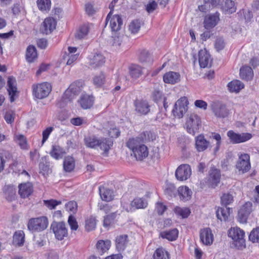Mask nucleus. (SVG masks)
<instances>
[{"label":"nucleus","mask_w":259,"mask_h":259,"mask_svg":"<svg viewBox=\"0 0 259 259\" xmlns=\"http://www.w3.org/2000/svg\"><path fill=\"white\" fill-rule=\"evenodd\" d=\"M85 145L90 148L97 149L99 147L104 153L107 154L113 145V142L108 138H98L94 135L85 137L84 138Z\"/></svg>","instance_id":"nucleus-1"},{"label":"nucleus","mask_w":259,"mask_h":259,"mask_svg":"<svg viewBox=\"0 0 259 259\" xmlns=\"http://www.w3.org/2000/svg\"><path fill=\"white\" fill-rule=\"evenodd\" d=\"M143 141L140 137L129 139L126 143V146L133 152L136 158L141 160L148 155L147 147L143 144Z\"/></svg>","instance_id":"nucleus-2"},{"label":"nucleus","mask_w":259,"mask_h":259,"mask_svg":"<svg viewBox=\"0 0 259 259\" xmlns=\"http://www.w3.org/2000/svg\"><path fill=\"white\" fill-rule=\"evenodd\" d=\"M228 236L234 241L233 244L238 249H242L245 247L244 239L245 232L239 228H231L228 232Z\"/></svg>","instance_id":"nucleus-3"},{"label":"nucleus","mask_w":259,"mask_h":259,"mask_svg":"<svg viewBox=\"0 0 259 259\" xmlns=\"http://www.w3.org/2000/svg\"><path fill=\"white\" fill-rule=\"evenodd\" d=\"M48 220L46 217H40L30 219L28 222L27 227L32 232H40L48 227Z\"/></svg>","instance_id":"nucleus-4"},{"label":"nucleus","mask_w":259,"mask_h":259,"mask_svg":"<svg viewBox=\"0 0 259 259\" xmlns=\"http://www.w3.org/2000/svg\"><path fill=\"white\" fill-rule=\"evenodd\" d=\"M33 96L39 99L47 97L52 91V85L48 82L34 84L32 86Z\"/></svg>","instance_id":"nucleus-5"},{"label":"nucleus","mask_w":259,"mask_h":259,"mask_svg":"<svg viewBox=\"0 0 259 259\" xmlns=\"http://www.w3.org/2000/svg\"><path fill=\"white\" fill-rule=\"evenodd\" d=\"M83 85L82 80H77L71 83L68 89L65 91L63 99L66 102L67 100L71 101L74 96L78 95L81 91Z\"/></svg>","instance_id":"nucleus-6"},{"label":"nucleus","mask_w":259,"mask_h":259,"mask_svg":"<svg viewBox=\"0 0 259 259\" xmlns=\"http://www.w3.org/2000/svg\"><path fill=\"white\" fill-rule=\"evenodd\" d=\"M189 102L185 97L179 99L175 103L172 112L175 117L181 118L188 110Z\"/></svg>","instance_id":"nucleus-7"},{"label":"nucleus","mask_w":259,"mask_h":259,"mask_svg":"<svg viewBox=\"0 0 259 259\" xmlns=\"http://www.w3.org/2000/svg\"><path fill=\"white\" fill-rule=\"evenodd\" d=\"M200 118L196 114H191L186 122V127L188 133L194 135L198 132L201 126Z\"/></svg>","instance_id":"nucleus-8"},{"label":"nucleus","mask_w":259,"mask_h":259,"mask_svg":"<svg viewBox=\"0 0 259 259\" xmlns=\"http://www.w3.org/2000/svg\"><path fill=\"white\" fill-rule=\"evenodd\" d=\"M238 159L236 164V168L239 172L244 174L248 171L251 168L250 156L247 153L238 154Z\"/></svg>","instance_id":"nucleus-9"},{"label":"nucleus","mask_w":259,"mask_h":259,"mask_svg":"<svg viewBox=\"0 0 259 259\" xmlns=\"http://www.w3.org/2000/svg\"><path fill=\"white\" fill-rule=\"evenodd\" d=\"M108 23L112 31L117 32L121 29L122 20L119 15H112V12H110L107 16L105 25Z\"/></svg>","instance_id":"nucleus-10"},{"label":"nucleus","mask_w":259,"mask_h":259,"mask_svg":"<svg viewBox=\"0 0 259 259\" xmlns=\"http://www.w3.org/2000/svg\"><path fill=\"white\" fill-rule=\"evenodd\" d=\"M220 21V14L218 12L206 15L203 20V26L206 30H210L215 27Z\"/></svg>","instance_id":"nucleus-11"},{"label":"nucleus","mask_w":259,"mask_h":259,"mask_svg":"<svg viewBox=\"0 0 259 259\" xmlns=\"http://www.w3.org/2000/svg\"><path fill=\"white\" fill-rule=\"evenodd\" d=\"M51 228L56 238L59 240H62L67 236V229L65 224L63 222H53L51 224Z\"/></svg>","instance_id":"nucleus-12"},{"label":"nucleus","mask_w":259,"mask_h":259,"mask_svg":"<svg viewBox=\"0 0 259 259\" xmlns=\"http://www.w3.org/2000/svg\"><path fill=\"white\" fill-rule=\"evenodd\" d=\"M191 175V168L188 164H182L176 169L175 176L178 180L183 181L187 180Z\"/></svg>","instance_id":"nucleus-13"},{"label":"nucleus","mask_w":259,"mask_h":259,"mask_svg":"<svg viewBox=\"0 0 259 259\" xmlns=\"http://www.w3.org/2000/svg\"><path fill=\"white\" fill-rule=\"evenodd\" d=\"M227 136L231 142L234 144L246 142L252 138V135L249 133L237 134L233 131H229L227 133Z\"/></svg>","instance_id":"nucleus-14"},{"label":"nucleus","mask_w":259,"mask_h":259,"mask_svg":"<svg viewBox=\"0 0 259 259\" xmlns=\"http://www.w3.org/2000/svg\"><path fill=\"white\" fill-rule=\"evenodd\" d=\"M7 91L11 102H14L16 97L18 96V93L16 78L12 76H9L8 78Z\"/></svg>","instance_id":"nucleus-15"},{"label":"nucleus","mask_w":259,"mask_h":259,"mask_svg":"<svg viewBox=\"0 0 259 259\" xmlns=\"http://www.w3.org/2000/svg\"><path fill=\"white\" fill-rule=\"evenodd\" d=\"M212 110L218 118H224L229 114V111L226 106L221 103H215L212 106Z\"/></svg>","instance_id":"nucleus-16"},{"label":"nucleus","mask_w":259,"mask_h":259,"mask_svg":"<svg viewBox=\"0 0 259 259\" xmlns=\"http://www.w3.org/2000/svg\"><path fill=\"white\" fill-rule=\"evenodd\" d=\"M199 236L201 242L205 245H210L213 241V235L209 228L201 229Z\"/></svg>","instance_id":"nucleus-17"},{"label":"nucleus","mask_w":259,"mask_h":259,"mask_svg":"<svg viewBox=\"0 0 259 259\" xmlns=\"http://www.w3.org/2000/svg\"><path fill=\"white\" fill-rule=\"evenodd\" d=\"M105 57L101 53H96L89 57V66L92 68L101 67L105 63Z\"/></svg>","instance_id":"nucleus-18"},{"label":"nucleus","mask_w":259,"mask_h":259,"mask_svg":"<svg viewBox=\"0 0 259 259\" xmlns=\"http://www.w3.org/2000/svg\"><path fill=\"white\" fill-rule=\"evenodd\" d=\"M56 24L57 22L54 18H47L43 22L40 30L44 34H50L56 28Z\"/></svg>","instance_id":"nucleus-19"},{"label":"nucleus","mask_w":259,"mask_h":259,"mask_svg":"<svg viewBox=\"0 0 259 259\" xmlns=\"http://www.w3.org/2000/svg\"><path fill=\"white\" fill-rule=\"evenodd\" d=\"M19 194L22 198L28 197L33 192V186L30 182L21 183L19 185Z\"/></svg>","instance_id":"nucleus-20"},{"label":"nucleus","mask_w":259,"mask_h":259,"mask_svg":"<svg viewBox=\"0 0 259 259\" xmlns=\"http://www.w3.org/2000/svg\"><path fill=\"white\" fill-rule=\"evenodd\" d=\"M136 111L142 115L147 114L150 110V105L145 100H137L135 102Z\"/></svg>","instance_id":"nucleus-21"},{"label":"nucleus","mask_w":259,"mask_h":259,"mask_svg":"<svg viewBox=\"0 0 259 259\" xmlns=\"http://www.w3.org/2000/svg\"><path fill=\"white\" fill-rule=\"evenodd\" d=\"M115 246L118 251H123L128 244V236L127 235H120L115 238Z\"/></svg>","instance_id":"nucleus-22"},{"label":"nucleus","mask_w":259,"mask_h":259,"mask_svg":"<svg viewBox=\"0 0 259 259\" xmlns=\"http://www.w3.org/2000/svg\"><path fill=\"white\" fill-rule=\"evenodd\" d=\"M209 145V141L205 139L203 135L201 134L195 137V147L198 152L205 150Z\"/></svg>","instance_id":"nucleus-23"},{"label":"nucleus","mask_w":259,"mask_h":259,"mask_svg":"<svg viewBox=\"0 0 259 259\" xmlns=\"http://www.w3.org/2000/svg\"><path fill=\"white\" fill-rule=\"evenodd\" d=\"M199 63L201 68H205L211 62L210 56L206 50H201L198 53Z\"/></svg>","instance_id":"nucleus-24"},{"label":"nucleus","mask_w":259,"mask_h":259,"mask_svg":"<svg viewBox=\"0 0 259 259\" xmlns=\"http://www.w3.org/2000/svg\"><path fill=\"white\" fill-rule=\"evenodd\" d=\"M192 192L187 186H181L178 189V195L181 200L184 202L190 200Z\"/></svg>","instance_id":"nucleus-25"},{"label":"nucleus","mask_w":259,"mask_h":259,"mask_svg":"<svg viewBox=\"0 0 259 259\" xmlns=\"http://www.w3.org/2000/svg\"><path fill=\"white\" fill-rule=\"evenodd\" d=\"M180 75L179 73L173 71H169L164 74L163 79L165 83L174 84L180 81Z\"/></svg>","instance_id":"nucleus-26"},{"label":"nucleus","mask_w":259,"mask_h":259,"mask_svg":"<svg viewBox=\"0 0 259 259\" xmlns=\"http://www.w3.org/2000/svg\"><path fill=\"white\" fill-rule=\"evenodd\" d=\"M5 198L10 202L15 200L16 198V190L13 186L7 185L3 189Z\"/></svg>","instance_id":"nucleus-27"},{"label":"nucleus","mask_w":259,"mask_h":259,"mask_svg":"<svg viewBox=\"0 0 259 259\" xmlns=\"http://www.w3.org/2000/svg\"><path fill=\"white\" fill-rule=\"evenodd\" d=\"M78 102L83 109H87L90 108L93 106L94 99L92 96L84 94L81 96Z\"/></svg>","instance_id":"nucleus-28"},{"label":"nucleus","mask_w":259,"mask_h":259,"mask_svg":"<svg viewBox=\"0 0 259 259\" xmlns=\"http://www.w3.org/2000/svg\"><path fill=\"white\" fill-rule=\"evenodd\" d=\"M209 181L212 186H216L220 181V170L217 168L212 167L209 170Z\"/></svg>","instance_id":"nucleus-29"},{"label":"nucleus","mask_w":259,"mask_h":259,"mask_svg":"<svg viewBox=\"0 0 259 259\" xmlns=\"http://www.w3.org/2000/svg\"><path fill=\"white\" fill-rule=\"evenodd\" d=\"M65 154V151L64 148L58 145H53L50 152V155L57 160L62 158Z\"/></svg>","instance_id":"nucleus-30"},{"label":"nucleus","mask_w":259,"mask_h":259,"mask_svg":"<svg viewBox=\"0 0 259 259\" xmlns=\"http://www.w3.org/2000/svg\"><path fill=\"white\" fill-rule=\"evenodd\" d=\"M240 77L246 80H251L253 76V72L252 68L248 66L242 67L240 69Z\"/></svg>","instance_id":"nucleus-31"},{"label":"nucleus","mask_w":259,"mask_h":259,"mask_svg":"<svg viewBox=\"0 0 259 259\" xmlns=\"http://www.w3.org/2000/svg\"><path fill=\"white\" fill-rule=\"evenodd\" d=\"M164 193L165 195L169 199L176 196L178 194V190L176 189L174 184L167 183L164 189Z\"/></svg>","instance_id":"nucleus-32"},{"label":"nucleus","mask_w":259,"mask_h":259,"mask_svg":"<svg viewBox=\"0 0 259 259\" xmlns=\"http://www.w3.org/2000/svg\"><path fill=\"white\" fill-rule=\"evenodd\" d=\"M179 231L177 229H173L169 231H164L160 233V235L162 238L169 241H174L178 237Z\"/></svg>","instance_id":"nucleus-33"},{"label":"nucleus","mask_w":259,"mask_h":259,"mask_svg":"<svg viewBox=\"0 0 259 259\" xmlns=\"http://www.w3.org/2000/svg\"><path fill=\"white\" fill-rule=\"evenodd\" d=\"M111 246V241L109 240H99L96 244V247L100 254H102L109 250Z\"/></svg>","instance_id":"nucleus-34"},{"label":"nucleus","mask_w":259,"mask_h":259,"mask_svg":"<svg viewBox=\"0 0 259 259\" xmlns=\"http://www.w3.org/2000/svg\"><path fill=\"white\" fill-rule=\"evenodd\" d=\"M148 203L146 200L143 198L137 197L131 202V210L134 208L135 209H143L147 206Z\"/></svg>","instance_id":"nucleus-35"},{"label":"nucleus","mask_w":259,"mask_h":259,"mask_svg":"<svg viewBox=\"0 0 259 259\" xmlns=\"http://www.w3.org/2000/svg\"><path fill=\"white\" fill-rule=\"evenodd\" d=\"M230 92L238 93L244 88V85L240 80H234L230 82L227 85Z\"/></svg>","instance_id":"nucleus-36"},{"label":"nucleus","mask_w":259,"mask_h":259,"mask_svg":"<svg viewBox=\"0 0 259 259\" xmlns=\"http://www.w3.org/2000/svg\"><path fill=\"white\" fill-rule=\"evenodd\" d=\"M129 71L131 76L135 79L139 78L143 74V69L138 65H132L129 68Z\"/></svg>","instance_id":"nucleus-37"},{"label":"nucleus","mask_w":259,"mask_h":259,"mask_svg":"<svg viewBox=\"0 0 259 259\" xmlns=\"http://www.w3.org/2000/svg\"><path fill=\"white\" fill-rule=\"evenodd\" d=\"M25 234L23 231H16L13 235V243L15 246H21L24 242Z\"/></svg>","instance_id":"nucleus-38"},{"label":"nucleus","mask_w":259,"mask_h":259,"mask_svg":"<svg viewBox=\"0 0 259 259\" xmlns=\"http://www.w3.org/2000/svg\"><path fill=\"white\" fill-rule=\"evenodd\" d=\"M75 167V160L70 156L65 157L63 161V168L65 171L71 172Z\"/></svg>","instance_id":"nucleus-39"},{"label":"nucleus","mask_w":259,"mask_h":259,"mask_svg":"<svg viewBox=\"0 0 259 259\" xmlns=\"http://www.w3.org/2000/svg\"><path fill=\"white\" fill-rule=\"evenodd\" d=\"M99 192L101 199L105 201H110L113 199V192L104 187H99Z\"/></svg>","instance_id":"nucleus-40"},{"label":"nucleus","mask_w":259,"mask_h":259,"mask_svg":"<svg viewBox=\"0 0 259 259\" xmlns=\"http://www.w3.org/2000/svg\"><path fill=\"white\" fill-rule=\"evenodd\" d=\"M230 208L229 207L219 208L217 211V217L221 221H226L230 215Z\"/></svg>","instance_id":"nucleus-41"},{"label":"nucleus","mask_w":259,"mask_h":259,"mask_svg":"<svg viewBox=\"0 0 259 259\" xmlns=\"http://www.w3.org/2000/svg\"><path fill=\"white\" fill-rule=\"evenodd\" d=\"M37 57L36 50L34 46H29L26 51V58L28 62H32Z\"/></svg>","instance_id":"nucleus-42"},{"label":"nucleus","mask_w":259,"mask_h":259,"mask_svg":"<svg viewBox=\"0 0 259 259\" xmlns=\"http://www.w3.org/2000/svg\"><path fill=\"white\" fill-rule=\"evenodd\" d=\"M153 259H169V254L162 248H157L153 255Z\"/></svg>","instance_id":"nucleus-43"},{"label":"nucleus","mask_w":259,"mask_h":259,"mask_svg":"<svg viewBox=\"0 0 259 259\" xmlns=\"http://www.w3.org/2000/svg\"><path fill=\"white\" fill-rule=\"evenodd\" d=\"M37 5L42 12H48L51 8V2L50 0H37Z\"/></svg>","instance_id":"nucleus-44"},{"label":"nucleus","mask_w":259,"mask_h":259,"mask_svg":"<svg viewBox=\"0 0 259 259\" xmlns=\"http://www.w3.org/2000/svg\"><path fill=\"white\" fill-rule=\"evenodd\" d=\"M14 140L19 144L21 149L27 148V142L26 137L22 134H15Z\"/></svg>","instance_id":"nucleus-45"},{"label":"nucleus","mask_w":259,"mask_h":259,"mask_svg":"<svg viewBox=\"0 0 259 259\" xmlns=\"http://www.w3.org/2000/svg\"><path fill=\"white\" fill-rule=\"evenodd\" d=\"M89 27L88 25H81L75 34V37L77 39H82L88 33Z\"/></svg>","instance_id":"nucleus-46"},{"label":"nucleus","mask_w":259,"mask_h":259,"mask_svg":"<svg viewBox=\"0 0 259 259\" xmlns=\"http://www.w3.org/2000/svg\"><path fill=\"white\" fill-rule=\"evenodd\" d=\"M174 212L183 218H187L190 213V209L187 207H180L176 206L174 209Z\"/></svg>","instance_id":"nucleus-47"},{"label":"nucleus","mask_w":259,"mask_h":259,"mask_svg":"<svg viewBox=\"0 0 259 259\" xmlns=\"http://www.w3.org/2000/svg\"><path fill=\"white\" fill-rule=\"evenodd\" d=\"M141 26V22L140 20H134L129 25V31L133 34H136L139 31Z\"/></svg>","instance_id":"nucleus-48"},{"label":"nucleus","mask_w":259,"mask_h":259,"mask_svg":"<svg viewBox=\"0 0 259 259\" xmlns=\"http://www.w3.org/2000/svg\"><path fill=\"white\" fill-rule=\"evenodd\" d=\"M249 239L253 243H259V227L253 229L251 231Z\"/></svg>","instance_id":"nucleus-49"},{"label":"nucleus","mask_w":259,"mask_h":259,"mask_svg":"<svg viewBox=\"0 0 259 259\" xmlns=\"http://www.w3.org/2000/svg\"><path fill=\"white\" fill-rule=\"evenodd\" d=\"M223 9L229 13H232L235 12L236 8L234 7V2L232 0H226L223 6Z\"/></svg>","instance_id":"nucleus-50"},{"label":"nucleus","mask_w":259,"mask_h":259,"mask_svg":"<svg viewBox=\"0 0 259 259\" xmlns=\"http://www.w3.org/2000/svg\"><path fill=\"white\" fill-rule=\"evenodd\" d=\"M105 77L104 74L100 73L99 75L95 76L93 78V83L97 87H100L104 84Z\"/></svg>","instance_id":"nucleus-51"},{"label":"nucleus","mask_w":259,"mask_h":259,"mask_svg":"<svg viewBox=\"0 0 259 259\" xmlns=\"http://www.w3.org/2000/svg\"><path fill=\"white\" fill-rule=\"evenodd\" d=\"M116 214L115 212H113L109 215L104 217L103 221V226L105 227H109L113 222L116 218Z\"/></svg>","instance_id":"nucleus-52"},{"label":"nucleus","mask_w":259,"mask_h":259,"mask_svg":"<svg viewBox=\"0 0 259 259\" xmlns=\"http://www.w3.org/2000/svg\"><path fill=\"white\" fill-rule=\"evenodd\" d=\"M96 220L94 218L91 217L85 221V229L88 231H91L96 228Z\"/></svg>","instance_id":"nucleus-53"},{"label":"nucleus","mask_w":259,"mask_h":259,"mask_svg":"<svg viewBox=\"0 0 259 259\" xmlns=\"http://www.w3.org/2000/svg\"><path fill=\"white\" fill-rule=\"evenodd\" d=\"M139 60L141 62H150L152 61L150 54L146 50H143L140 53Z\"/></svg>","instance_id":"nucleus-54"},{"label":"nucleus","mask_w":259,"mask_h":259,"mask_svg":"<svg viewBox=\"0 0 259 259\" xmlns=\"http://www.w3.org/2000/svg\"><path fill=\"white\" fill-rule=\"evenodd\" d=\"M221 198L222 204L225 206L229 205L233 201V197L229 193L224 194Z\"/></svg>","instance_id":"nucleus-55"},{"label":"nucleus","mask_w":259,"mask_h":259,"mask_svg":"<svg viewBox=\"0 0 259 259\" xmlns=\"http://www.w3.org/2000/svg\"><path fill=\"white\" fill-rule=\"evenodd\" d=\"M45 205L50 209H54L56 206L61 204V201H57L54 199L44 200Z\"/></svg>","instance_id":"nucleus-56"},{"label":"nucleus","mask_w":259,"mask_h":259,"mask_svg":"<svg viewBox=\"0 0 259 259\" xmlns=\"http://www.w3.org/2000/svg\"><path fill=\"white\" fill-rule=\"evenodd\" d=\"M65 208L67 211L72 213H75L77 209V203L75 201H71L65 205Z\"/></svg>","instance_id":"nucleus-57"},{"label":"nucleus","mask_w":259,"mask_h":259,"mask_svg":"<svg viewBox=\"0 0 259 259\" xmlns=\"http://www.w3.org/2000/svg\"><path fill=\"white\" fill-rule=\"evenodd\" d=\"M15 112L13 111L9 110L6 112L4 118L7 123H12L14 121Z\"/></svg>","instance_id":"nucleus-58"},{"label":"nucleus","mask_w":259,"mask_h":259,"mask_svg":"<svg viewBox=\"0 0 259 259\" xmlns=\"http://www.w3.org/2000/svg\"><path fill=\"white\" fill-rule=\"evenodd\" d=\"M239 210L249 216L252 211V203L249 201L246 202Z\"/></svg>","instance_id":"nucleus-59"},{"label":"nucleus","mask_w":259,"mask_h":259,"mask_svg":"<svg viewBox=\"0 0 259 259\" xmlns=\"http://www.w3.org/2000/svg\"><path fill=\"white\" fill-rule=\"evenodd\" d=\"M68 223L72 230H76L78 228V224L75 218L72 215H70L68 218Z\"/></svg>","instance_id":"nucleus-60"},{"label":"nucleus","mask_w":259,"mask_h":259,"mask_svg":"<svg viewBox=\"0 0 259 259\" xmlns=\"http://www.w3.org/2000/svg\"><path fill=\"white\" fill-rule=\"evenodd\" d=\"M143 136L144 137H142V138H141L142 140V141L144 142V140L145 141H153V140L155 139V136L151 132L149 131H146L143 133Z\"/></svg>","instance_id":"nucleus-61"},{"label":"nucleus","mask_w":259,"mask_h":259,"mask_svg":"<svg viewBox=\"0 0 259 259\" xmlns=\"http://www.w3.org/2000/svg\"><path fill=\"white\" fill-rule=\"evenodd\" d=\"M98 208L100 210L103 211L105 213H108L111 210V206L108 204L100 202L98 205Z\"/></svg>","instance_id":"nucleus-62"},{"label":"nucleus","mask_w":259,"mask_h":259,"mask_svg":"<svg viewBox=\"0 0 259 259\" xmlns=\"http://www.w3.org/2000/svg\"><path fill=\"white\" fill-rule=\"evenodd\" d=\"M167 207L161 202H157L156 205L155 210L159 215H162L166 210Z\"/></svg>","instance_id":"nucleus-63"},{"label":"nucleus","mask_w":259,"mask_h":259,"mask_svg":"<svg viewBox=\"0 0 259 259\" xmlns=\"http://www.w3.org/2000/svg\"><path fill=\"white\" fill-rule=\"evenodd\" d=\"M215 48L218 51L222 50L225 47V42L224 39L222 38H217L215 42Z\"/></svg>","instance_id":"nucleus-64"}]
</instances>
